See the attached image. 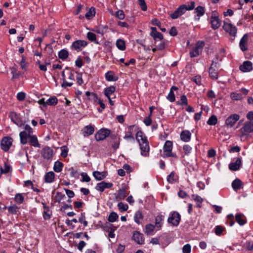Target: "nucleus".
I'll list each match as a JSON object with an SVG mask.
<instances>
[{
	"instance_id": "34",
	"label": "nucleus",
	"mask_w": 253,
	"mask_h": 253,
	"mask_svg": "<svg viewBox=\"0 0 253 253\" xmlns=\"http://www.w3.org/2000/svg\"><path fill=\"white\" fill-rule=\"evenodd\" d=\"M232 187L235 191H237L243 187V182L239 178H236L232 182Z\"/></svg>"
},
{
	"instance_id": "2",
	"label": "nucleus",
	"mask_w": 253,
	"mask_h": 253,
	"mask_svg": "<svg viewBox=\"0 0 253 253\" xmlns=\"http://www.w3.org/2000/svg\"><path fill=\"white\" fill-rule=\"evenodd\" d=\"M195 7V2L191 1L190 5L181 4L177 9L169 14L172 19H176L185 13L187 10H193Z\"/></svg>"
},
{
	"instance_id": "24",
	"label": "nucleus",
	"mask_w": 253,
	"mask_h": 253,
	"mask_svg": "<svg viewBox=\"0 0 253 253\" xmlns=\"http://www.w3.org/2000/svg\"><path fill=\"white\" fill-rule=\"evenodd\" d=\"M133 240L138 244H143L144 243L143 235L138 231L134 232L132 236Z\"/></svg>"
},
{
	"instance_id": "59",
	"label": "nucleus",
	"mask_w": 253,
	"mask_h": 253,
	"mask_svg": "<svg viewBox=\"0 0 253 253\" xmlns=\"http://www.w3.org/2000/svg\"><path fill=\"white\" fill-rule=\"evenodd\" d=\"M192 149V147L187 144L184 145L183 147V150L186 155H188L191 153Z\"/></svg>"
},
{
	"instance_id": "50",
	"label": "nucleus",
	"mask_w": 253,
	"mask_h": 253,
	"mask_svg": "<svg viewBox=\"0 0 253 253\" xmlns=\"http://www.w3.org/2000/svg\"><path fill=\"white\" fill-rule=\"evenodd\" d=\"M156 226L155 225H153L152 224H148L146 225L145 228V233L147 235L151 234V233L154 231Z\"/></svg>"
},
{
	"instance_id": "54",
	"label": "nucleus",
	"mask_w": 253,
	"mask_h": 253,
	"mask_svg": "<svg viewBox=\"0 0 253 253\" xmlns=\"http://www.w3.org/2000/svg\"><path fill=\"white\" fill-rule=\"evenodd\" d=\"M114 73L112 71H108L105 74V77L107 81H113L116 80L114 78Z\"/></svg>"
},
{
	"instance_id": "49",
	"label": "nucleus",
	"mask_w": 253,
	"mask_h": 253,
	"mask_svg": "<svg viewBox=\"0 0 253 253\" xmlns=\"http://www.w3.org/2000/svg\"><path fill=\"white\" fill-rule=\"evenodd\" d=\"M119 218V216L115 212H111L109 215L108 220L110 222H114L116 221Z\"/></svg>"
},
{
	"instance_id": "51",
	"label": "nucleus",
	"mask_w": 253,
	"mask_h": 253,
	"mask_svg": "<svg viewBox=\"0 0 253 253\" xmlns=\"http://www.w3.org/2000/svg\"><path fill=\"white\" fill-rule=\"evenodd\" d=\"M95 15V8L91 7L89 10L85 14V16L87 19H92Z\"/></svg>"
},
{
	"instance_id": "11",
	"label": "nucleus",
	"mask_w": 253,
	"mask_h": 253,
	"mask_svg": "<svg viewBox=\"0 0 253 253\" xmlns=\"http://www.w3.org/2000/svg\"><path fill=\"white\" fill-rule=\"evenodd\" d=\"M111 130L108 128H102L99 130L96 133V140L100 141L104 140L110 135Z\"/></svg>"
},
{
	"instance_id": "52",
	"label": "nucleus",
	"mask_w": 253,
	"mask_h": 253,
	"mask_svg": "<svg viewBox=\"0 0 253 253\" xmlns=\"http://www.w3.org/2000/svg\"><path fill=\"white\" fill-rule=\"evenodd\" d=\"M226 223L229 225L230 226L234 225L235 221L234 220V215L233 214L231 213L227 216Z\"/></svg>"
},
{
	"instance_id": "41",
	"label": "nucleus",
	"mask_w": 253,
	"mask_h": 253,
	"mask_svg": "<svg viewBox=\"0 0 253 253\" xmlns=\"http://www.w3.org/2000/svg\"><path fill=\"white\" fill-rule=\"evenodd\" d=\"M243 247L248 251L253 252V241L247 240L244 244Z\"/></svg>"
},
{
	"instance_id": "1",
	"label": "nucleus",
	"mask_w": 253,
	"mask_h": 253,
	"mask_svg": "<svg viewBox=\"0 0 253 253\" xmlns=\"http://www.w3.org/2000/svg\"><path fill=\"white\" fill-rule=\"evenodd\" d=\"M135 138L139 143L141 150V154L145 157L149 155L150 147L147 137L141 130L138 131L135 135Z\"/></svg>"
},
{
	"instance_id": "56",
	"label": "nucleus",
	"mask_w": 253,
	"mask_h": 253,
	"mask_svg": "<svg viewBox=\"0 0 253 253\" xmlns=\"http://www.w3.org/2000/svg\"><path fill=\"white\" fill-rule=\"evenodd\" d=\"M106 176V173L105 172H99L96 171V180H101L104 179Z\"/></svg>"
},
{
	"instance_id": "4",
	"label": "nucleus",
	"mask_w": 253,
	"mask_h": 253,
	"mask_svg": "<svg viewBox=\"0 0 253 253\" xmlns=\"http://www.w3.org/2000/svg\"><path fill=\"white\" fill-rule=\"evenodd\" d=\"M24 129L19 133L20 143L22 144H26L28 143V136L32 135L33 132L32 128L28 125L25 126Z\"/></svg>"
},
{
	"instance_id": "37",
	"label": "nucleus",
	"mask_w": 253,
	"mask_h": 253,
	"mask_svg": "<svg viewBox=\"0 0 253 253\" xmlns=\"http://www.w3.org/2000/svg\"><path fill=\"white\" fill-rule=\"evenodd\" d=\"M127 195L126 190L123 188L118 191L116 198L119 200H123L126 197Z\"/></svg>"
},
{
	"instance_id": "39",
	"label": "nucleus",
	"mask_w": 253,
	"mask_h": 253,
	"mask_svg": "<svg viewBox=\"0 0 253 253\" xmlns=\"http://www.w3.org/2000/svg\"><path fill=\"white\" fill-rule=\"evenodd\" d=\"M63 167V164L61 162L57 161L54 163L53 169L56 172H60L62 170Z\"/></svg>"
},
{
	"instance_id": "43",
	"label": "nucleus",
	"mask_w": 253,
	"mask_h": 253,
	"mask_svg": "<svg viewBox=\"0 0 253 253\" xmlns=\"http://www.w3.org/2000/svg\"><path fill=\"white\" fill-rule=\"evenodd\" d=\"M69 55L68 51L66 49H62L58 52V57L62 60H65Z\"/></svg>"
},
{
	"instance_id": "35",
	"label": "nucleus",
	"mask_w": 253,
	"mask_h": 253,
	"mask_svg": "<svg viewBox=\"0 0 253 253\" xmlns=\"http://www.w3.org/2000/svg\"><path fill=\"white\" fill-rule=\"evenodd\" d=\"M178 179V176L176 175L175 172L171 171L170 173L168 175L167 180L169 183L173 184L177 181Z\"/></svg>"
},
{
	"instance_id": "16",
	"label": "nucleus",
	"mask_w": 253,
	"mask_h": 253,
	"mask_svg": "<svg viewBox=\"0 0 253 253\" xmlns=\"http://www.w3.org/2000/svg\"><path fill=\"white\" fill-rule=\"evenodd\" d=\"M243 135H247L253 131V123L247 122L240 129Z\"/></svg>"
},
{
	"instance_id": "21",
	"label": "nucleus",
	"mask_w": 253,
	"mask_h": 253,
	"mask_svg": "<svg viewBox=\"0 0 253 253\" xmlns=\"http://www.w3.org/2000/svg\"><path fill=\"white\" fill-rule=\"evenodd\" d=\"M28 142L32 146L37 148L41 147L38 138L35 135H31L28 136Z\"/></svg>"
},
{
	"instance_id": "64",
	"label": "nucleus",
	"mask_w": 253,
	"mask_h": 253,
	"mask_svg": "<svg viewBox=\"0 0 253 253\" xmlns=\"http://www.w3.org/2000/svg\"><path fill=\"white\" fill-rule=\"evenodd\" d=\"M192 81L195 82L198 85L201 84L202 79L200 76H195L192 78Z\"/></svg>"
},
{
	"instance_id": "60",
	"label": "nucleus",
	"mask_w": 253,
	"mask_h": 253,
	"mask_svg": "<svg viewBox=\"0 0 253 253\" xmlns=\"http://www.w3.org/2000/svg\"><path fill=\"white\" fill-rule=\"evenodd\" d=\"M167 98L168 100H169L170 102H174L175 100V97L174 92L172 91V90H170Z\"/></svg>"
},
{
	"instance_id": "22",
	"label": "nucleus",
	"mask_w": 253,
	"mask_h": 253,
	"mask_svg": "<svg viewBox=\"0 0 253 253\" xmlns=\"http://www.w3.org/2000/svg\"><path fill=\"white\" fill-rule=\"evenodd\" d=\"M152 32L150 35L153 38L155 41V44L157 41H162L163 39V35L159 32L157 31L156 28L152 27Z\"/></svg>"
},
{
	"instance_id": "30",
	"label": "nucleus",
	"mask_w": 253,
	"mask_h": 253,
	"mask_svg": "<svg viewBox=\"0 0 253 253\" xmlns=\"http://www.w3.org/2000/svg\"><path fill=\"white\" fill-rule=\"evenodd\" d=\"M10 117L12 122L18 126H21L23 125L22 121L15 112H11Z\"/></svg>"
},
{
	"instance_id": "25",
	"label": "nucleus",
	"mask_w": 253,
	"mask_h": 253,
	"mask_svg": "<svg viewBox=\"0 0 253 253\" xmlns=\"http://www.w3.org/2000/svg\"><path fill=\"white\" fill-rule=\"evenodd\" d=\"M192 134L190 131L188 130H184L181 132L180 137L182 141L187 142L190 141L191 139Z\"/></svg>"
},
{
	"instance_id": "17",
	"label": "nucleus",
	"mask_w": 253,
	"mask_h": 253,
	"mask_svg": "<svg viewBox=\"0 0 253 253\" xmlns=\"http://www.w3.org/2000/svg\"><path fill=\"white\" fill-rule=\"evenodd\" d=\"M242 165L241 158H237L235 162H231L229 164V169L232 171L239 170Z\"/></svg>"
},
{
	"instance_id": "61",
	"label": "nucleus",
	"mask_w": 253,
	"mask_h": 253,
	"mask_svg": "<svg viewBox=\"0 0 253 253\" xmlns=\"http://www.w3.org/2000/svg\"><path fill=\"white\" fill-rule=\"evenodd\" d=\"M8 211L12 214H16L17 212L18 207L14 205L7 208Z\"/></svg>"
},
{
	"instance_id": "20",
	"label": "nucleus",
	"mask_w": 253,
	"mask_h": 253,
	"mask_svg": "<svg viewBox=\"0 0 253 253\" xmlns=\"http://www.w3.org/2000/svg\"><path fill=\"white\" fill-rule=\"evenodd\" d=\"M108 29L107 26H105L103 28L99 27L97 30H96V33L100 35L99 36L101 38V40L99 41L98 38L96 37V43L101 44L104 42V33Z\"/></svg>"
},
{
	"instance_id": "23",
	"label": "nucleus",
	"mask_w": 253,
	"mask_h": 253,
	"mask_svg": "<svg viewBox=\"0 0 253 253\" xmlns=\"http://www.w3.org/2000/svg\"><path fill=\"white\" fill-rule=\"evenodd\" d=\"M165 215L161 213H158L155 218V225L156 227L161 229L163 225Z\"/></svg>"
},
{
	"instance_id": "7",
	"label": "nucleus",
	"mask_w": 253,
	"mask_h": 253,
	"mask_svg": "<svg viewBox=\"0 0 253 253\" xmlns=\"http://www.w3.org/2000/svg\"><path fill=\"white\" fill-rule=\"evenodd\" d=\"M219 65L217 62L212 61V63L209 68V76L213 80H217L218 78V69Z\"/></svg>"
},
{
	"instance_id": "10",
	"label": "nucleus",
	"mask_w": 253,
	"mask_h": 253,
	"mask_svg": "<svg viewBox=\"0 0 253 253\" xmlns=\"http://www.w3.org/2000/svg\"><path fill=\"white\" fill-rule=\"evenodd\" d=\"M88 44V42L84 40H77L74 42L71 45V49L78 52L81 51Z\"/></svg>"
},
{
	"instance_id": "32",
	"label": "nucleus",
	"mask_w": 253,
	"mask_h": 253,
	"mask_svg": "<svg viewBox=\"0 0 253 253\" xmlns=\"http://www.w3.org/2000/svg\"><path fill=\"white\" fill-rule=\"evenodd\" d=\"M94 128L91 126H86L82 130V133L84 136H89L94 132Z\"/></svg>"
},
{
	"instance_id": "57",
	"label": "nucleus",
	"mask_w": 253,
	"mask_h": 253,
	"mask_svg": "<svg viewBox=\"0 0 253 253\" xmlns=\"http://www.w3.org/2000/svg\"><path fill=\"white\" fill-rule=\"evenodd\" d=\"M115 16L120 20H123L125 17L124 12L122 10H119L115 12Z\"/></svg>"
},
{
	"instance_id": "45",
	"label": "nucleus",
	"mask_w": 253,
	"mask_h": 253,
	"mask_svg": "<svg viewBox=\"0 0 253 253\" xmlns=\"http://www.w3.org/2000/svg\"><path fill=\"white\" fill-rule=\"evenodd\" d=\"M57 102L58 100L55 96L51 97L46 101V106L47 105H55Z\"/></svg>"
},
{
	"instance_id": "40",
	"label": "nucleus",
	"mask_w": 253,
	"mask_h": 253,
	"mask_svg": "<svg viewBox=\"0 0 253 253\" xmlns=\"http://www.w3.org/2000/svg\"><path fill=\"white\" fill-rule=\"evenodd\" d=\"M214 230L217 236H220L222 235L223 232L225 231V228L221 225H217L215 227Z\"/></svg>"
},
{
	"instance_id": "48",
	"label": "nucleus",
	"mask_w": 253,
	"mask_h": 253,
	"mask_svg": "<svg viewBox=\"0 0 253 253\" xmlns=\"http://www.w3.org/2000/svg\"><path fill=\"white\" fill-rule=\"evenodd\" d=\"M75 80L79 85H82L83 84L82 74L78 72H75Z\"/></svg>"
},
{
	"instance_id": "9",
	"label": "nucleus",
	"mask_w": 253,
	"mask_h": 253,
	"mask_svg": "<svg viewBox=\"0 0 253 253\" xmlns=\"http://www.w3.org/2000/svg\"><path fill=\"white\" fill-rule=\"evenodd\" d=\"M210 23L211 24V27L213 30L217 29L221 25V21L219 19L218 13L216 11L212 12Z\"/></svg>"
},
{
	"instance_id": "29",
	"label": "nucleus",
	"mask_w": 253,
	"mask_h": 253,
	"mask_svg": "<svg viewBox=\"0 0 253 253\" xmlns=\"http://www.w3.org/2000/svg\"><path fill=\"white\" fill-rule=\"evenodd\" d=\"M235 220L240 226H243L247 223L246 216L241 213H238L235 215Z\"/></svg>"
},
{
	"instance_id": "36",
	"label": "nucleus",
	"mask_w": 253,
	"mask_h": 253,
	"mask_svg": "<svg viewBox=\"0 0 253 253\" xmlns=\"http://www.w3.org/2000/svg\"><path fill=\"white\" fill-rule=\"evenodd\" d=\"M116 87L114 85H111L104 89V93L107 98L110 97L111 95L115 92Z\"/></svg>"
},
{
	"instance_id": "58",
	"label": "nucleus",
	"mask_w": 253,
	"mask_h": 253,
	"mask_svg": "<svg viewBox=\"0 0 253 253\" xmlns=\"http://www.w3.org/2000/svg\"><path fill=\"white\" fill-rule=\"evenodd\" d=\"M182 250L183 253H190L191 251V246L189 244H187L183 247Z\"/></svg>"
},
{
	"instance_id": "33",
	"label": "nucleus",
	"mask_w": 253,
	"mask_h": 253,
	"mask_svg": "<svg viewBox=\"0 0 253 253\" xmlns=\"http://www.w3.org/2000/svg\"><path fill=\"white\" fill-rule=\"evenodd\" d=\"M134 221L138 224L142 223L143 220V215L141 211H136L134 215Z\"/></svg>"
},
{
	"instance_id": "12",
	"label": "nucleus",
	"mask_w": 253,
	"mask_h": 253,
	"mask_svg": "<svg viewBox=\"0 0 253 253\" xmlns=\"http://www.w3.org/2000/svg\"><path fill=\"white\" fill-rule=\"evenodd\" d=\"M41 154L44 159L51 161L53 155V150L50 147L45 146L42 150Z\"/></svg>"
},
{
	"instance_id": "28",
	"label": "nucleus",
	"mask_w": 253,
	"mask_h": 253,
	"mask_svg": "<svg viewBox=\"0 0 253 253\" xmlns=\"http://www.w3.org/2000/svg\"><path fill=\"white\" fill-rule=\"evenodd\" d=\"M117 227L114 226L113 224L107 223L105 227L106 230L108 231V237L111 238H114L115 237L114 231L117 229Z\"/></svg>"
},
{
	"instance_id": "42",
	"label": "nucleus",
	"mask_w": 253,
	"mask_h": 253,
	"mask_svg": "<svg viewBox=\"0 0 253 253\" xmlns=\"http://www.w3.org/2000/svg\"><path fill=\"white\" fill-rule=\"evenodd\" d=\"M116 46L118 49L121 50H125L126 48L125 41L121 39L117 40L116 42Z\"/></svg>"
},
{
	"instance_id": "62",
	"label": "nucleus",
	"mask_w": 253,
	"mask_h": 253,
	"mask_svg": "<svg viewBox=\"0 0 253 253\" xmlns=\"http://www.w3.org/2000/svg\"><path fill=\"white\" fill-rule=\"evenodd\" d=\"M10 167L7 165L6 164H5L4 167L2 168V167L0 168V173H7L10 171Z\"/></svg>"
},
{
	"instance_id": "14",
	"label": "nucleus",
	"mask_w": 253,
	"mask_h": 253,
	"mask_svg": "<svg viewBox=\"0 0 253 253\" xmlns=\"http://www.w3.org/2000/svg\"><path fill=\"white\" fill-rule=\"evenodd\" d=\"M240 119V116L237 114H234L228 117L225 121V125L228 127H232L237 121Z\"/></svg>"
},
{
	"instance_id": "63",
	"label": "nucleus",
	"mask_w": 253,
	"mask_h": 253,
	"mask_svg": "<svg viewBox=\"0 0 253 253\" xmlns=\"http://www.w3.org/2000/svg\"><path fill=\"white\" fill-rule=\"evenodd\" d=\"M82 179L81 181L83 182H88L90 180V178L89 176L85 172H82L81 173Z\"/></svg>"
},
{
	"instance_id": "47",
	"label": "nucleus",
	"mask_w": 253,
	"mask_h": 253,
	"mask_svg": "<svg viewBox=\"0 0 253 253\" xmlns=\"http://www.w3.org/2000/svg\"><path fill=\"white\" fill-rule=\"evenodd\" d=\"M230 97L234 100H240L243 98L241 93L236 92H232L230 94Z\"/></svg>"
},
{
	"instance_id": "15",
	"label": "nucleus",
	"mask_w": 253,
	"mask_h": 253,
	"mask_svg": "<svg viewBox=\"0 0 253 253\" xmlns=\"http://www.w3.org/2000/svg\"><path fill=\"white\" fill-rule=\"evenodd\" d=\"M249 41V36L247 34H245L241 39L239 42V47L240 49L244 52L248 49V42Z\"/></svg>"
},
{
	"instance_id": "38",
	"label": "nucleus",
	"mask_w": 253,
	"mask_h": 253,
	"mask_svg": "<svg viewBox=\"0 0 253 253\" xmlns=\"http://www.w3.org/2000/svg\"><path fill=\"white\" fill-rule=\"evenodd\" d=\"M134 126H135V125H131V126H129V127L128 128V130L126 132L125 136L124 137V138L125 139H132V140L134 139V137L132 135V132L131 130L132 128L133 127H134Z\"/></svg>"
},
{
	"instance_id": "19",
	"label": "nucleus",
	"mask_w": 253,
	"mask_h": 253,
	"mask_svg": "<svg viewBox=\"0 0 253 253\" xmlns=\"http://www.w3.org/2000/svg\"><path fill=\"white\" fill-rule=\"evenodd\" d=\"M239 69L242 72H249L253 70V64L250 61H246L241 65Z\"/></svg>"
},
{
	"instance_id": "13",
	"label": "nucleus",
	"mask_w": 253,
	"mask_h": 253,
	"mask_svg": "<svg viewBox=\"0 0 253 253\" xmlns=\"http://www.w3.org/2000/svg\"><path fill=\"white\" fill-rule=\"evenodd\" d=\"M12 142L13 140L11 137L8 136L3 137L1 142V149L5 152L8 151L12 145Z\"/></svg>"
},
{
	"instance_id": "6",
	"label": "nucleus",
	"mask_w": 253,
	"mask_h": 253,
	"mask_svg": "<svg viewBox=\"0 0 253 253\" xmlns=\"http://www.w3.org/2000/svg\"><path fill=\"white\" fill-rule=\"evenodd\" d=\"M205 45V42L199 41L197 42L195 47L190 51L189 54L191 58L197 57L202 52Z\"/></svg>"
},
{
	"instance_id": "31",
	"label": "nucleus",
	"mask_w": 253,
	"mask_h": 253,
	"mask_svg": "<svg viewBox=\"0 0 253 253\" xmlns=\"http://www.w3.org/2000/svg\"><path fill=\"white\" fill-rule=\"evenodd\" d=\"M55 176L54 172L52 171L46 172L44 175L45 182L47 183L53 182L55 180Z\"/></svg>"
},
{
	"instance_id": "27",
	"label": "nucleus",
	"mask_w": 253,
	"mask_h": 253,
	"mask_svg": "<svg viewBox=\"0 0 253 253\" xmlns=\"http://www.w3.org/2000/svg\"><path fill=\"white\" fill-rule=\"evenodd\" d=\"M43 208V218L45 220L49 219L52 215V211L50 210L48 206H46L44 203H42Z\"/></svg>"
},
{
	"instance_id": "26",
	"label": "nucleus",
	"mask_w": 253,
	"mask_h": 253,
	"mask_svg": "<svg viewBox=\"0 0 253 253\" xmlns=\"http://www.w3.org/2000/svg\"><path fill=\"white\" fill-rule=\"evenodd\" d=\"M205 12V8L201 5L198 6L195 9L194 13L196 14L194 19L196 20H199L200 17L203 16Z\"/></svg>"
},
{
	"instance_id": "46",
	"label": "nucleus",
	"mask_w": 253,
	"mask_h": 253,
	"mask_svg": "<svg viewBox=\"0 0 253 253\" xmlns=\"http://www.w3.org/2000/svg\"><path fill=\"white\" fill-rule=\"evenodd\" d=\"M24 200V196L22 194H16L14 197L15 202L18 204H21L23 203Z\"/></svg>"
},
{
	"instance_id": "53",
	"label": "nucleus",
	"mask_w": 253,
	"mask_h": 253,
	"mask_svg": "<svg viewBox=\"0 0 253 253\" xmlns=\"http://www.w3.org/2000/svg\"><path fill=\"white\" fill-rule=\"evenodd\" d=\"M177 104L180 105L181 106H187L188 100L187 98L185 95H182L180 97V102H177Z\"/></svg>"
},
{
	"instance_id": "8",
	"label": "nucleus",
	"mask_w": 253,
	"mask_h": 253,
	"mask_svg": "<svg viewBox=\"0 0 253 253\" xmlns=\"http://www.w3.org/2000/svg\"><path fill=\"white\" fill-rule=\"evenodd\" d=\"M222 27L226 32L229 33L230 36L233 37L234 38L236 37L237 28L235 26L231 23L224 21Z\"/></svg>"
},
{
	"instance_id": "44",
	"label": "nucleus",
	"mask_w": 253,
	"mask_h": 253,
	"mask_svg": "<svg viewBox=\"0 0 253 253\" xmlns=\"http://www.w3.org/2000/svg\"><path fill=\"white\" fill-rule=\"evenodd\" d=\"M207 123L210 126L215 125L217 123V117L214 115H211Z\"/></svg>"
},
{
	"instance_id": "3",
	"label": "nucleus",
	"mask_w": 253,
	"mask_h": 253,
	"mask_svg": "<svg viewBox=\"0 0 253 253\" xmlns=\"http://www.w3.org/2000/svg\"><path fill=\"white\" fill-rule=\"evenodd\" d=\"M173 143L171 141L167 140L163 146V153L161 155L164 158L173 157L177 159V156L175 153L172 152Z\"/></svg>"
},
{
	"instance_id": "18",
	"label": "nucleus",
	"mask_w": 253,
	"mask_h": 253,
	"mask_svg": "<svg viewBox=\"0 0 253 253\" xmlns=\"http://www.w3.org/2000/svg\"><path fill=\"white\" fill-rule=\"evenodd\" d=\"M113 184L111 182H106L105 181H102L98 183L96 186V189L101 192H103L106 188H111L113 186Z\"/></svg>"
},
{
	"instance_id": "55",
	"label": "nucleus",
	"mask_w": 253,
	"mask_h": 253,
	"mask_svg": "<svg viewBox=\"0 0 253 253\" xmlns=\"http://www.w3.org/2000/svg\"><path fill=\"white\" fill-rule=\"evenodd\" d=\"M118 207L121 211H126L127 210L128 206L127 204H125L123 202H120L118 204Z\"/></svg>"
},
{
	"instance_id": "5",
	"label": "nucleus",
	"mask_w": 253,
	"mask_h": 253,
	"mask_svg": "<svg viewBox=\"0 0 253 253\" xmlns=\"http://www.w3.org/2000/svg\"><path fill=\"white\" fill-rule=\"evenodd\" d=\"M181 216L180 214L176 211H173L170 212L168 219V222L172 226H177L180 221Z\"/></svg>"
}]
</instances>
